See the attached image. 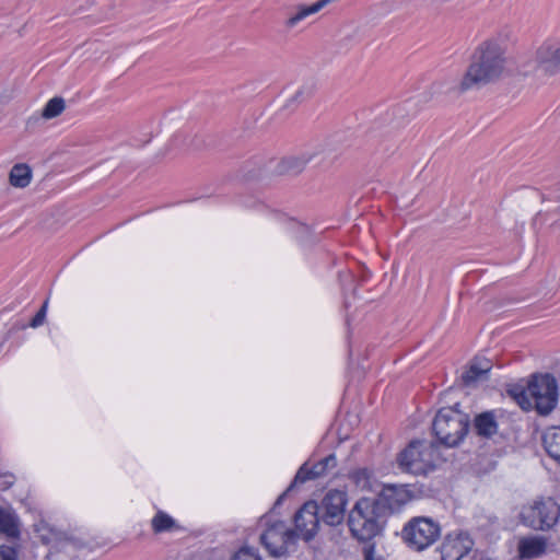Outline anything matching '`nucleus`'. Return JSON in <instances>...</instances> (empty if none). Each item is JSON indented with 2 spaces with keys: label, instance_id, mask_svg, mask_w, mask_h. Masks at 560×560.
Here are the masks:
<instances>
[{
  "label": "nucleus",
  "instance_id": "1",
  "mask_svg": "<svg viewBox=\"0 0 560 560\" xmlns=\"http://www.w3.org/2000/svg\"><path fill=\"white\" fill-rule=\"evenodd\" d=\"M505 393L522 410L549 415L558 404V382L550 373H536L527 378L505 384Z\"/></svg>",
  "mask_w": 560,
  "mask_h": 560
},
{
  "label": "nucleus",
  "instance_id": "2",
  "mask_svg": "<svg viewBox=\"0 0 560 560\" xmlns=\"http://www.w3.org/2000/svg\"><path fill=\"white\" fill-rule=\"evenodd\" d=\"M388 520L370 500V497L359 498L347 515L349 533L359 544H376V538H382Z\"/></svg>",
  "mask_w": 560,
  "mask_h": 560
},
{
  "label": "nucleus",
  "instance_id": "3",
  "mask_svg": "<svg viewBox=\"0 0 560 560\" xmlns=\"http://www.w3.org/2000/svg\"><path fill=\"white\" fill-rule=\"evenodd\" d=\"M504 62L503 51L497 43H483L474 55V59L460 81V91L464 92L495 80L502 73Z\"/></svg>",
  "mask_w": 560,
  "mask_h": 560
},
{
  "label": "nucleus",
  "instance_id": "4",
  "mask_svg": "<svg viewBox=\"0 0 560 560\" xmlns=\"http://www.w3.org/2000/svg\"><path fill=\"white\" fill-rule=\"evenodd\" d=\"M470 417L459 409V404L440 408L432 421L435 443L444 447H458L470 430Z\"/></svg>",
  "mask_w": 560,
  "mask_h": 560
},
{
  "label": "nucleus",
  "instance_id": "5",
  "mask_svg": "<svg viewBox=\"0 0 560 560\" xmlns=\"http://www.w3.org/2000/svg\"><path fill=\"white\" fill-rule=\"evenodd\" d=\"M432 489L423 483H386L370 500L389 520L390 516L399 514L405 506L422 498L430 497Z\"/></svg>",
  "mask_w": 560,
  "mask_h": 560
},
{
  "label": "nucleus",
  "instance_id": "6",
  "mask_svg": "<svg viewBox=\"0 0 560 560\" xmlns=\"http://www.w3.org/2000/svg\"><path fill=\"white\" fill-rule=\"evenodd\" d=\"M399 537L410 551L422 552L441 539L442 525L431 516H412L402 525Z\"/></svg>",
  "mask_w": 560,
  "mask_h": 560
},
{
  "label": "nucleus",
  "instance_id": "7",
  "mask_svg": "<svg viewBox=\"0 0 560 560\" xmlns=\"http://www.w3.org/2000/svg\"><path fill=\"white\" fill-rule=\"evenodd\" d=\"M299 534L287 528L283 521H276L268 525L260 534L259 541L272 558H287L296 546Z\"/></svg>",
  "mask_w": 560,
  "mask_h": 560
},
{
  "label": "nucleus",
  "instance_id": "8",
  "mask_svg": "<svg viewBox=\"0 0 560 560\" xmlns=\"http://www.w3.org/2000/svg\"><path fill=\"white\" fill-rule=\"evenodd\" d=\"M560 516V505L551 498L540 499L533 504L523 506L520 513L521 523L534 530L551 529Z\"/></svg>",
  "mask_w": 560,
  "mask_h": 560
},
{
  "label": "nucleus",
  "instance_id": "9",
  "mask_svg": "<svg viewBox=\"0 0 560 560\" xmlns=\"http://www.w3.org/2000/svg\"><path fill=\"white\" fill-rule=\"evenodd\" d=\"M428 447L424 441L413 440L396 456V464L401 472L427 476L435 469V464L427 458Z\"/></svg>",
  "mask_w": 560,
  "mask_h": 560
},
{
  "label": "nucleus",
  "instance_id": "10",
  "mask_svg": "<svg viewBox=\"0 0 560 560\" xmlns=\"http://www.w3.org/2000/svg\"><path fill=\"white\" fill-rule=\"evenodd\" d=\"M347 503L348 494L346 491L338 489L329 490L320 503H317L322 523L331 527L342 524L346 517Z\"/></svg>",
  "mask_w": 560,
  "mask_h": 560
},
{
  "label": "nucleus",
  "instance_id": "11",
  "mask_svg": "<svg viewBox=\"0 0 560 560\" xmlns=\"http://www.w3.org/2000/svg\"><path fill=\"white\" fill-rule=\"evenodd\" d=\"M475 541L470 534L463 529L448 532L438 548L441 560H462L474 548Z\"/></svg>",
  "mask_w": 560,
  "mask_h": 560
},
{
  "label": "nucleus",
  "instance_id": "12",
  "mask_svg": "<svg viewBox=\"0 0 560 560\" xmlns=\"http://www.w3.org/2000/svg\"><path fill=\"white\" fill-rule=\"evenodd\" d=\"M295 532L306 542L311 541L319 529L322 523L318 514L317 502L314 500L305 502L294 514L293 517Z\"/></svg>",
  "mask_w": 560,
  "mask_h": 560
},
{
  "label": "nucleus",
  "instance_id": "13",
  "mask_svg": "<svg viewBox=\"0 0 560 560\" xmlns=\"http://www.w3.org/2000/svg\"><path fill=\"white\" fill-rule=\"evenodd\" d=\"M337 466L335 454H329L320 460L314 463L305 462L296 471L293 480L289 485V490H293L298 485H302L308 480H315L325 476L329 470Z\"/></svg>",
  "mask_w": 560,
  "mask_h": 560
},
{
  "label": "nucleus",
  "instance_id": "14",
  "mask_svg": "<svg viewBox=\"0 0 560 560\" xmlns=\"http://www.w3.org/2000/svg\"><path fill=\"white\" fill-rule=\"evenodd\" d=\"M499 416H503V411L497 409L486 410L476 415L472 420L475 433L482 439H492L499 430Z\"/></svg>",
  "mask_w": 560,
  "mask_h": 560
},
{
  "label": "nucleus",
  "instance_id": "15",
  "mask_svg": "<svg viewBox=\"0 0 560 560\" xmlns=\"http://www.w3.org/2000/svg\"><path fill=\"white\" fill-rule=\"evenodd\" d=\"M317 152H303L300 155H291L282 158L277 162L275 172L277 175H298L300 174L307 163H310Z\"/></svg>",
  "mask_w": 560,
  "mask_h": 560
},
{
  "label": "nucleus",
  "instance_id": "16",
  "mask_svg": "<svg viewBox=\"0 0 560 560\" xmlns=\"http://www.w3.org/2000/svg\"><path fill=\"white\" fill-rule=\"evenodd\" d=\"M331 0H318L311 5L298 4L287 10V20L284 21V25L287 28H293L301 21L310 16L311 14L317 13L325 5H327Z\"/></svg>",
  "mask_w": 560,
  "mask_h": 560
},
{
  "label": "nucleus",
  "instance_id": "17",
  "mask_svg": "<svg viewBox=\"0 0 560 560\" xmlns=\"http://www.w3.org/2000/svg\"><path fill=\"white\" fill-rule=\"evenodd\" d=\"M547 540L542 536H530L518 541L517 550L521 559H534L546 552Z\"/></svg>",
  "mask_w": 560,
  "mask_h": 560
},
{
  "label": "nucleus",
  "instance_id": "18",
  "mask_svg": "<svg viewBox=\"0 0 560 560\" xmlns=\"http://www.w3.org/2000/svg\"><path fill=\"white\" fill-rule=\"evenodd\" d=\"M541 442L548 456L560 465V427H548L542 432Z\"/></svg>",
  "mask_w": 560,
  "mask_h": 560
},
{
  "label": "nucleus",
  "instance_id": "19",
  "mask_svg": "<svg viewBox=\"0 0 560 560\" xmlns=\"http://www.w3.org/2000/svg\"><path fill=\"white\" fill-rule=\"evenodd\" d=\"M0 533L9 538L20 536V523L18 515L8 509L0 506Z\"/></svg>",
  "mask_w": 560,
  "mask_h": 560
},
{
  "label": "nucleus",
  "instance_id": "20",
  "mask_svg": "<svg viewBox=\"0 0 560 560\" xmlns=\"http://www.w3.org/2000/svg\"><path fill=\"white\" fill-rule=\"evenodd\" d=\"M491 370V364L488 360H485L483 362H474L470 364L468 370L463 373L462 380L463 383L467 386L487 378L488 373Z\"/></svg>",
  "mask_w": 560,
  "mask_h": 560
},
{
  "label": "nucleus",
  "instance_id": "21",
  "mask_svg": "<svg viewBox=\"0 0 560 560\" xmlns=\"http://www.w3.org/2000/svg\"><path fill=\"white\" fill-rule=\"evenodd\" d=\"M9 178L13 187L24 188L31 183L32 170L27 164H15L11 168Z\"/></svg>",
  "mask_w": 560,
  "mask_h": 560
},
{
  "label": "nucleus",
  "instance_id": "22",
  "mask_svg": "<svg viewBox=\"0 0 560 560\" xmlns=\"http://www.w3.org/2000/svg\"><path fill=\"white\" fill-rule=\"evenodd\" d=\"M152 529L154 533H165L177 529L178 525L175 520L163 511H158L151 521Z\"/></svg>",
  "mask_w": 560,
  "mask_h": 560
},
{
  "label": "nucleus",
  "instance_id": "23",
  "mask_svg": "<svg viewBox=\"0 0 560 560\" xmlns=\"http://www.w3.org/2000/svg\"><path fill=\"white\" fill-rule=\"evenodd\" d=\"M350 480L362 490L372 488L373 471L369 468H358L349 474Z\"/></svg>",
  "mask_w": 560,
  "mask_h": 560
},
{
  "label": "nucleus",
  "instance_id": "24",
  "mask_svg": "<svg viewBox=\"0 0 560 560\" xmlns=\"http://www.w3.org/2000/svg\"><path fill=\"white\" fill-rule=\"evenodd\" d=\"M65 109V100L60 96L50 98L43 108L42 117L51 119L59 116Z\"/></svg>",
  "mask_w": 560,
  "mask_h": 560
},
{
  "label": "nucleus",
  "instance_id": "25",
  "mask_svg": "<svg viewBox=\"0 0 560 560\" xmlns=\"http://www.w3.org/2000/svg\"><path fill=\"white\" fill-rule=\"evenodd\" d=\"M544 72L555 74L560 71V47L557 48L548 59L541 60L540 63Z\"/></svg>",
  "mask_w": 560,
  "mask_h": 560
},
{
  "label": "nucleus",
  "instance_id": "26",
  "mask_svg": "<svg viewBox=\"0 0 560 560\" xmlns=\"http://www.w3.org/2000/svg\"><path fill=\"white\" fill-rule=\"evenodd\" d=\"M233 560H262L258 549L249 546L242 547L233 556Z\"/></svg>",
  "mask_w": 560,
  "mask_h": 560
},
{
  "label": "nucleus",
  "instance_id": "27",
  "mask_svg": "<svg viewBox=\"0 0 560 560\" xmlns=\"http://www.w3.org/2000/svg\"><path fill=\"white\" fill-rule=\"evenodd\" d=\"M47 308H48V299L44 301L43 305L38 310V312L35 314V316L30 320L28 325L32 328H38L40 327L46 319L47 315Z\"/></svg>",
  "mask_w": 560,
  "mask_h": 560
},
{
  "label": "nucleus",
  "instance_id": "28",
  "mask_svg": "<svg viewBox=\"0 0 560 560\" xmlns=\"http://www.w3.org/2000/svg\"><path fill=\"white\" fill-rule=\"evenodd\" d=\"M314 85H303L300 90L296 91L294 96L292 97V101L302 102L306 98H310L314 94Z\"/></svg>",
  "mask_w": 560,
  "mask_h": 560
},
{
  "label": "nucleus",
  "instance_id": "29",
  "mask_svg": "<svg viewBox=\"0 0 560 560\" xmlns=\"http://www.w3.org/2000/svg\"><path fill=\"white\" fill-rule=\"evenodd\" d=\"M376 544L363 545L362 555L364 560H386L383 556H376Z\"/></svg>",
  "mask_w": 560,
  "mask_h": 560
},
{
  "label": "nucleus",
  "instance_id": "30",
  "mask_svg": "<svg viewBox=\"0 0 560 560\" xmlns=\"http://www.w3.org/2000/svg\"><path fill=\"white\" fill-rule=\"evenodd\" d=\"M15 481L13 474H0V490H8Z\"/></svg>",
  "mask_w": 560,
  "mask_h": 560
},
{
  "label": "nucleus",
  "instance_id": "31",
  "mask_svg": "<svg viewBox=\"0 0 560 560\" xmlns=\"http://www.w3.org/2000/svg\"><path fill=\"white\" fill-rule=\"evenodd\" d=\"M0 560H18L16 551L11 547H0Z\"/></svg>",
  "mask_w": 560,
  "mask_h": 560
},
{
  "label": "nucleus",
  "instance_id": "32",
  "mask_svg": "<svg viewBox=\"0 0 560 560\" xmlns=\"http://www.w3.org/2000/svg\"><path fill=\"white\" fill-rule=\"evenodd\" d=\"M370 278H371L370 270L368 268H365V267H362L361 270H360V275L357 276V279H358L359 283L363 284L366 281H369Z\"/></svg>",
  "mask_w": 560,
  "mask_h": 560
},
{
  "label": "nucleus",
  "instance_id": "33",
  "mask_svg": "<svg viewBox=\"0 0 560 560\" xmlns=\"http://www.w3.org/2000/svg\"><path fill=\"white\" fill-rule=\"evenodd\" d=\"M292 490H289V487L285 489V491L283 493H281L276 502L273 503V506L271 509V511H276L284 501L285 497L288 495L289 492H291Z\"/></svg>",
  "mask_w": 560,
  "mask_h": 560
},
{
  "label": "nucleus",
  "instance_id": "34",
  "mask_svg": "<svg viewBox=\"0 0 560 560\" xmlns=\"http://www.w3.org/2000/svg\"><path fill=\"white\" fill-rule=\"evenodd\" d=\"M338 277H339V280L341 282V285H342V289L346 290L345 288V284H343V277L348 280H351L354 276H352L350 272L348 271H339L338 272Z\"/></svg>",
  "mask_w": 560,
  "mask_h": 560
},
{
  "label": "nucleus",
  "instance_id": "35",
  "mask_svg": "<svg viewBox=\"0 0 560 560\" xmlns=\"http://www.w3.org/2000/svg\"><path fill=\"white\" fill-rule=\"evenodd\" d=\"M352 294H353V296H355V295H357V288H353V290H352Z\"/></svg>",
  "mask_w": 560,
  "mask_h": 560
}]
</instances>
